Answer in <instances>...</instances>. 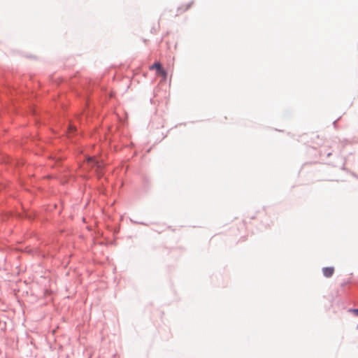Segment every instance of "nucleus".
Here are the masks:
<instances>
[{
    "mask_svg": "<svg viewBox=\"0 0 358 358\" xmlns=\"http://www.w3.org/2000/svg\"><path fill=\"white\" fill-rule=\"evenodd\" d=\"M323 275L327 278H330L334 273V268L332 266L324 267L322 268Z\"/></svg>",
    "mask_w": 358,
    "mask_h": 358,
    "instance_id": "f257e3e1",
    "label": "nucleus"
},
{
    "mask_svg": "<svg viewBox=\"0 0 358 358\" xmlns=\"http://www.w3.org/2000/svg\"><path fill=\"white\" fill-rule=\"evenodd\" d=\"M157 75L162 76L164 80H166L167 77V73L162 67L157 70Z\"/></svg>",
    "mask_w": 358,
    "mask_h": 358,
    "instance_id": "f03ea898",
    "label": "nucleus"
},
{
    "mask_svg": "<svg viewBox=\"0 0 358 358\" xmlns=\"http://www.w3.org/2000/svg\"><path fill=\"white\" fill-rule=\"evenodd\" d=\"M162 67V65L160 64V63L159 62H155L154 64H152V66H150V70H152V69H156L157 71L158 69H159L160 68Z\"/></svg>",
    "mask_w": 358,
    "mask_h": 358,
    "instance_id": "7ed1b4c3",
    "label": "nucleus"
},
{
    "mask_svg": "<svg viewBox=\"0 0 358 358\" xmlns=\"http://www.w3.org/2000/svg\"><path fill=\"white\" fill-rule=\"evenodd\" d=\"M193 4V2H189L187 4L182 6V8H180L181 10L183 11L187 10Z\"/></svg>",
    "mask_w": 358,
    "mask_h": 358,
    "instance_id": "20e7f679",
    "label": "nucleus"
},
{
    "mask_svg": "<svg viewBox=\"0 0 358 358\" xmlns=\"http://www.w3.org/2000/svg\"><path fill=\"white\" fill-rule=\"evenodd\" d=\"M75 130H76V127L74 126L70 125L69 127V130H68V136H69V137L71 136V133H73Z\"/></svg>",
    "mask_w": 358,
    "mask_h": 358,
    "instance_id": "39448f33",
    "label": "nucleus"
},
{
    "mask_svg": "<svg viewBox=\"0 0 358 358\" xmlns=\"http://www.w3.org/2000/svg\"><path fill=\"white\" fill-rule=\"evenodd\" d=\"M95 159L94 158H89L88 159V162H94Z\"/></svg>",
    "mask_w": 358,
    "mask_h": 358,
    "instance_id": "423d86ee",
    "label": "nucleus"
},
{
    "mask_svg": "<svg viewBox=\"0 0 358 358\" xmlns=\"http://www.w3.org/2000/svg\"><path fill=\"white\" fill-rule=\"evenodd\" d=\"M353 311L355 314L358 315V309H355Z\"/></svg>",
    "mask_w": 358,
    "mask_h": 358,
    "instance_id": "0eeeda50",
    "label": "nucleus"
},
{
    "mask_svg": "<svg viewBox=\"0 0 358 358\" xmlns=\"http://www.w3.org/2000/svg\"><path fill=\"white\" fill-rule=\"evenodd\" d=\"M96 163L97 164L98 168H100L101 166V165L99 162H96Z\"/></svg>",
    "mask_w": 358,
    "mask_h": 358,
    "instance_id": "6e6552de",
    "label": "nucleus"
},
{
    "mask_svg": "<svg viewBox=\"0 0 358 358\" xmlns=\"http://www.w3.org/2000/svg\"><path fill=\"white\" fill-rule=\"evenodd\" d=\"M357 329H358V324H357Z\"/></svg>",
    "mask_w": 358,
    "mask_h": 358,
    "instance_id": "1a4fd4ad",
    "label": "nucleus"
}]
</instances>
